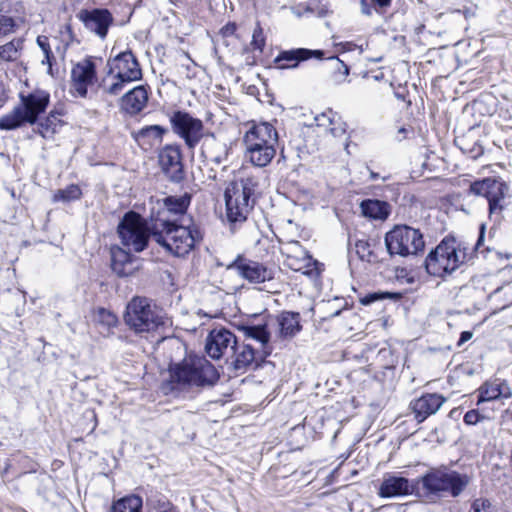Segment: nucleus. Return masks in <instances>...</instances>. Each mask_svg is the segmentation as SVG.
Instances as JSON below:
<instances>
[{
    "instance_id": "nucleus-1",
    "label": "nucleus",
    "mask_w": 512,
    "mask_h": 512,
    "mask_svg": "<svg viewBox=\"0 0 512 512\" xmlns=\"http://www.w3.org/2000/svg\"><path fill=\"white\" fill-rule=\"evenodd\" d=\"M219 379L215 367L204 357L187 355L183 360L169 366V376L161 389L165 394L194 393L214 385Z\"/></svg>"
},
{
    "instance_id": "nucleus-2",
    "label": "nucleus",
    "mask_w": 512,
    "mask_h": 512,
    "mask_svg": "<svg viewBox=\"0 0 512 512\" xmlns=\"http://www.w3.org/2000/svg\"><path fill=\"white\" fill-rule=\"evenodd\" d=\"M485 236V226L481 225L477 242L470 248L464 241L454 237H445L430 253L425 260L426 271L435 277H444L452 274L462 264L470 260L473 253L485 255L488 248L482 249Z\"/></svg>"
},
{
    "instance_id": "nucleus-3",
    "label": "nucleus",
    "mask_w": 512,
    "mask_h": 512,
    "mask_svg": "<svg viewBox=\"0 0 512 512\" xmlns=\"http://www.w3.org/2000/svg\"><path fill=\"white\" fill-rule=\"evenodd\" d=\"M469 477L445 466L429 469L416 481L417 493L429 501L443 496H459L469 484Z\"/></svg>"
},
{
    "instance_id": "nucleus-4",
    "label": "nucleus",
    "mask_w": 512,
    "mask_h": 512,
    "mask_svg": "<svg viewBox=\"0 0 512 512\" xmlns=\"http://www.w3.org/2000/svg\"><path fill=\"white\" fill-rule=\"evenodd\" d=\"M19 103L7 114L0 117V130H14L24 125H34L49 103L50 94L41 89L19 94Z\"/></svg>"
},
{
    "instance_id": "nucleus-5",
    "label": "nucleus",
    "mask_w": 512,
    "mask_h": 512,
    "mask_svg": "<svg viewBox=\"0 0 512 512\" xmlns=\"http://www.w3.org/2000/svg\"><path fill=\"white\" fill-rule=\"evenodd\" d=\"M245 156L256 167H266L276 155L278 133L272 124H254L244 136Z\"/></svg>"
},
{
    "instance_id": "nucleus-6",
    "label": "nucleus",
    "mask_w": 512,
    "mask_h": 512,
    "mask_svg": "<svg viewBox=\"0 0 512 512\" xmlns=\"http://www.w3.org/2000/svg\"><path fill=\"white\" fill-rule=\"evenodd\" d=\"M152 237L168 252L182 257L194 248L202 235L194 226L176 225L169 220H159L153 227Z\"/></svg>"
},
{
    "instance_id": "nucleus-7",
    "label": "nucleus",
    "mask_w": 512,
    "mask_h": 512,
    "mask_svg": "<svg viewBox=\"0 0 512 512\" xmlns=\"http://www.w3.org/2000/svg\"><path fill=\"white\" fill-rule=\"evenodd\" d=\"M240 330L247 339L255 340L260 345V348L256 349L248 343L239 344L236 341L230 354L233 358L232 364L236 370H245L250 366L257 365L259 361L270 354L267 349L270 332L267 329V324L241 326Z\"/></svg>"
},
{
    "instance_id": "nucleus-8",
    "label": "nucleus",
    "mask_w": 512,
    "mask_h": 512,
    "mask_svg": "<svg viewBox=\"0 0 512 512\" xmlns=\"http://www.w3.org/2000/svg\"><path fill=\"white\" fill-rule=\"evenodd\" d=\"M258 185L256 178L246 177L230 182L225 190L226 217L233 226L246 221L254 205L251 198Z\"/></svg>"
},
{
    "instance_id": "nucleus-9",
    "label": "nucleus",
    "mask_w": 512,
    "mask_h": 512,
    "mask_svg": "<svg viewBox=\"0 0 512 512\" xmlns=\"http://www.w3.org/2000/svg\"><path fill=\"white\" fill-rule=\"evenodd\" d=\"M125 323L136 333L151 332L166 324L164 311L146 297L130 300L124 315Z\"/></svg>"
},
{
    "instance_id": "nucleus-10",
    "label": "nucleus",
    "mask_w": 512,
    "mask_h": 512,
    "mask_svg": "<svg viewBox=\"0 0 512 512\" xmlns=\"http://www.w3.org/2000/svg\"><path fill=\"white\" fill-rule=\"evenodd\" d=\"M111 81H104L103 92L112 96L119 95L124 88L142 78L140 64L131 51H124L108 61Z\"/></svg>"
},
{
    "instance_id": "nucleus-11",
    "label": "nucleus",
    "mask_w": 512,
    "mask_h": 512,
    "mask_svg": "<svg viewBox=\"0 0 512 512\" xmlns=\"http://www.w3.org/2000/svg\"><path fill=\"white\" fill-rule=\"evenodd\" d=\"M117 233L123 247L134 253H140L147 248L153 230L144 217L129 211L119 222Z\"/></svg>"
},
{
    "instance_id": "nucleus-12",
    "label": "nucleus",
    "mask_w": 512,
    "mask_h": 512,
    "mask_svg": "<svg viewBox=\"0 0 512 512\" xmlns=\"http://www.w3.org/2000/svg\"><path fill=\"white\" fill-rule=\"evenodd\" d=\"M385 245L390 255L406 257L423 251L425 241L420 230L408 225H396L386 233Z\"/></svg>"
},
{
    "instance_id": "nucleus-13",
    "label": "nucleus",
    "mask_w": 512,
    "mask_h": 512,
    "mask_svg": "<svg viewBox=\"0 0 512 512\" xmlns=\"http://www.w3.org/2000/svg\"><path fill=\"white\" fill-rule=\"evenodd\" d=\"M174 133L182 138L190 149H194L201 141L204 133L202 120L193 117L186 111H175L170 116Z\"/></svg>"
},
{
    "instance_id": "nucleus-14",
    "label": "nucleus",
    "mask_w": 512,
    "mask_h": 512,
    "mask_svg": "<svg viewBox=\"0 0 512 512\" xmlns=\"http://www.w3.org/2000/svg\"><path fill=\"white\" fill-rule=\"evenodd\" d=\"M469 191L476 196H483L489 204L490 215H500L504 208L508 186L495 178H485L470 185Z\"/></svg>"
},
{
    "instance_id": "nucleus-15",
    "label": "nucleus",
    "mask_w": 512,
    "mask_h": 512,
    "mask_svg": "<svg viewBox=\"0 0 512 512\" xmlns=\"http://www.w3.org/2000/svg\"><path fill=\"white\" fill-rule=\"evenodd\" d=\"M228 270H234L241 278L252 284H260L274 278V270L258 261L251 260L238 255L233 262L227 266Z\"/></svg>"
},
{
    "instance_id": "nucleus-16",
    "label": "nucleus",
    "mask_w": 512,
    "mask_h": 512,
    "mask_svg": "<svg viewBox=\"0 0 512 512\" xmlns=\"http://www.w3.org/2000/svg\"><path fill=\"white\" fill-rule=\"evenodd\" d=\"M77 18L83 23L86 30L100 39H105L109 28L114 23L111 12L105 8L81 9Z\"/></svg>"
},
{
    "instance_id": "nucleus-17",
    "label": "nucleus",
    "mask_w": 512,
    "mask_h": 512,
    "mask_svg": "<svg viewBox=\"0 0 512 512\" xmlns=\"http://www.w3.org/2000/svg\"><path fill=\"white\" fill-rule=\"evenodd\" d=\"M236 340V336L231 331L225 328H215L207 336L205 350L213 359L230 356Z\"/></svg>"
},
{
    "instance_id": "nucleus-18",
    "label": "nucleus",
    "mask_w": 512,
    "mask_h": 512,
    "mask_svg": "<svg viewBox=\"0 0 512 512\" xmlns=\"http://www.w3.org/2000/svg\"><path fill=\"white\" fill-rule=\"evenodd\" d=\"M96 79V66L92 58H84L71 69V87L80 97H86L88 86Z\"/></svg>"
},
{
    "instance_id": "nucleus-19",
    "label": "nucleus",
    "mask_w": 512,
    "mask_h": 512,
    "mask_svg": "<svg viewBox=\"0 0 512 512\" xmlns=\"http://www.w3.org/2000/svg\"><path fill=\"white\" fill-rule=\"evenodd\" d=\"M159 164L162 171L173 182H180L184 178L181 151L178 146L168 145L159 153Z\"/></svg>"
},
{
    "instance_id": "nucleus-20",
    "label": "nucleus",
    "mask_w": 512,
    "mask_h": 512,
    "mask_svg": "<svg viewBox=\"0 0 512 512\" xmlns=\"http://www.w3.org/2000/svg\"><path fill=\"white\" fill-rule=\"evenodd\" d=\"M127 251L125 247H111V267L119 277L133 275L140 267L139 258Z\"/></svg>"
},
{
    "instance_id": "nucleus-21",
    "label": "nucleus",
    "mask_w": 512,
    "mask_h": 512,
    "mask_svg": "<svg viewBox=\"0 0 512 512\" xmlns=\"http://www.w3.org/2000/svg\"><path fill=\"white\" fill-rule=\"evenodd\" d=\"M324 55L325 53L322 50H310L306 48L284 50L274 59V63L278 69H292L296 68L301 61L311 58L323 59Z\"/></svg>"
},
{
    "instance_id": "nucleus-22",
    "label": "nucleus",
    "mask_w": 512,
    "mask_h": 512,
    "mask_svg": "<svg viewBox=\"0 0 512 512\" xmlns=\"http://www.w3.org/2000/svg\"><path fill=\"white\" fill-rule=\"evenodd\" d=\"M446 398L437 393H427L413 400L410 408L418 422H423L429 416L435 414L445 403Z\"/></svg>"
},
{
    "instance_id": "nucleus-23",
    "label": "nucleus",
    "mask_w": 512,
    "mask_h": 512,
    "mask_svg": "<svg viewBox=\"0 0 512 512\" xmlns=\"http://www.w3.org/2000/svg\"><path fill=\"white\" fill-rule=\"evenodd\" d=\"M286 264L294 271H301L303 274L311 273V266L315 263L308 252L302 248L298 241L289 242L285 246Z\"/></svg>"
},
{
    "instance_id": "nucleus-24",
    "label": "nucleus",
    "mask_w": 512,
    "mask_h": 512,
    "mask_svg": "<svg viewBox=\"0 0 512 512\" xmlns=\"http://www.w3.org/2000/svg\"><path fill=\"white\" fill-rule=\"evenodd\" d=\"M148 98V88L138 85L121 97L120 110L130 116H135L147 106Z\"/></svg>"
},
{
    "instance_id": "nucleus-25",
    "label": "nucleus",
    "mask_w": 512,
    "mask_h": 512,
    "mask_svg": "<svg viewBox=\"0 0 512 512\" xmlns=\"http://www.w3.org/2000/svg\"><path fill=\"white\" fill-rule=\"evenodd\" d=\"M417 490L416 483H411L407 478L394 475H386L380 485L378 495L382 498H392L409 495Z\"/></svg>"
},
{
    "instance_id": "nucleus-26",
    "label": "nucleus",
    "mask_w": 512,
    "mask_h": 512,
    "mask_svg": "<svg viewBox=\"0 0 512 512\" xmlns=\"http://www.w3.org/2000/svg\"><path fill=\"white\" fill-rule=\"evenodd\" d=\"M201 155L205 160L221 164L228 156L227 145L216 138L213 133H205L201 139Z\"/></svg>"
},
{
    "instance_id": "nucleus-27",
    "label": "nucleus",
    "mask_w": 512,
    "mask_h": 512,
    "mask_svg": "<svg viewBox=\"0 0 512 512\" xmlns=\"http://www.w3.org/2000/svg\"><path fill=\"white\" fill-rule=\"evenodd\" d=\"M511 395V389L505 381L498 378L488 380L478 388L477 405L496 400L500 397L509 398Z\"/></svg>"
},
{
    "instance_id": "nucleus-28",
    "label": "nucleus",
    "mask_w": 512,
    "mask_h": 512,
    "mask_svg": "<svg viewBox=\"0 0 512 512\" xmlns=\"http://www.w3.org/2000/svg\"><path fill=\"white\" fill-rule=\"evenodd\" d=\"M316 127L323 129L334 138L342 137L346 134V123L336 115L332 110L323 112L315 116Z\"/></svg>"
},
{
    "instance_id": "nucleus-29",
    "label": "nucleus",
    "mask_w": 512,
    "mask_h": 512,
    "mask_svg": "<svg viewBox=\"0 0 512 512\" xmlns=\"http://www.w3.org/2000/svg\"><path fill=\"white\" fill-rule=\"evenodd\" d=\"M278 337L281 339H291L300 330V315L294 312H282L277 317Z\"/></svg>"
},
{
    "instance_id": "nucleus-30",
    "label": "nucleus",
    "mask_w": 512,
    "mask_h": 512,
    "mask_svg": "<svg viewBox=\"0 0 512 512\" xmlns=\"http://www.w3.org/2000/svg\"><path fill=\"white\" fill-rule=\"evenodd\" d=\"M360 207L364 216L375 220H385L390 213L388 203L380 200H364Z\"/></svg>"
},
{
    "instance_id": "nucleus-31",
    "label": "nucleus",
    "mask_w": 512,
    "mask_h": 512,
    "mask_svg": "<svg viewBox=\"0 0 512 512\" xmlns=\"http://www.w3.org/2000/svg\"><path fill=\"white\" fill-rule=\"evenodd\" d=\"M60 126V120L55 116V111H50L48 116L39 119L36 123L35 131L43 138H52Z\"/></svg>"
},
{
    "instance_id": "nucleus-32",
    "label": "nucleus",
    "mask_w": 512,
    "mask_h": 512,
    "mask_svg": "<svg viewBox=\"0 0 512 512\" xmlns=\"http://www.w3.org/2000/svg\"><path fill=\"white\" fill-rule=\"evenodd\" d=\"M23 44L22 38H14L10 42L0 45V59L6 62L17 61L22 55Z\"/></svg>"
},
{
    "instance_id": "nucleus-33",
    "label": "nucleus",
    "mask_w": 512,
    "mask_h": 512,
    "mask_svg": "<svg viewBox=\"0 0 512 512\" xmlns=\"http://www.w3.org/2000/svg\"><path fill=\"white\" fill-rule=\"evenodd\" d=\"M327 60H329L330 63V79L332 83L335 85H340L346 82L350 70L344 61L340 60L336 56H329L327 57Z\"/></svg>"
},
{
    "instance_id": "nucleus-34",
    "label": "nucleus",
    "mask_w": 512,
    "mask_h": 512,
    "mask_svg": "<svg viewBox=\"0 0 512 512\" xmlns=\"http://www.w3.org/2000/svg\"><path fill=\"white\" fill-rule=\"evenodd\" d=\"M142 504L141 497L129 495L114 502L111 512H141Z\"/></svg>"
},
{
    "instance_id": "nucleus-35",
    "label": "nucleus",
    "mask_w": 512,
    "mask_h": 512,
    "mask_svg": "<svg viewBox=\"0 0 512 512\" xmlns=\"http://www.w3.org/2000/svg\"><path fill=\"white\" fill-rule=\"evenodd\" d=\"M190 204V197L183 195L179 197L170 196L163 199V205L166 211L173 215H179L186 212Z\"/></svg>"
},
{
    "instance_id": "nucleus-36",
    "label": "nucleus",
    "mask_w": 512,
    "mask_h": 512,
    "mask_svg": "<svg viewBox=\"0 0 512 512\" xmlns=\"http://www.w3.org/2000/svg\"><path fill=\"white\" fill-rule=\"evenodd\" d=\"M94 320L97 324L101 325L106 331L110 328L115 327L118 323L117 316L109 310L99 308L94 316Z\"/></svg>"
},
{
    "instance_id": "nucleus-37",
    "label": "nucleus",
    "mask_w": 512,
    "mask_h": 512,
    "mask_svg": "<svg viewBox=\"0 0 512 512\" xmlns=\"http://www.w3.org/2000/svg\"><path fill=\"white\" fill-rule=\"evenodd\" d=\"M166 129L160 125H150L143 127L139 132V137L148 139L151 144L160 143Z\"/></svg>"
},
{
    "instance_id": "nucleus-38",
    "label": "nucleus",
    "mask_w": 512,
    "mask_h": 512,
    "mask_svg": "<svg viewBox=\"0 0 512 512\" xmlns=\"http://www.w3.org/2000/svg\"><path fill=\"white\" fill-rule=\"evenodd\" d=\"M354 250L358 257L362 261L373 262L375 260V256L372 251L371 243L365 239L356 240L354 244Z\"/></svg>"
},
{
    "instance_id": "nucleus-39",
    "label": "nucleus",
    "mask_w": 512,
    "mask_h": 512,
    "mask_svg": "<svg viewBox=\"0 0 512 512\" xmlns=\"http://www.w3.org/2000/svg\"><path fill=\"white\" fill-rule=\"evenodd\" d=\"M81 190L77 185H70L65 189L58 190L54 196V202H69L80 198Z\"/></svg>"
},
{
    "instance_id": "nucleus-40",
    "label": "nucleus",
    "mask_w": 512,
    "mask_h": 512,
    "mask_svg": "<svg viewBox=\"0 0 512 512\" xmlns=\"http://www.w3.org/2000/svg\"><path fill=\"white\" fill-rule=\"evenodd\" d=\"M37 45L42 50L44 59L42 60V64H47L49 67V72L52 70V63L54 61V55L51 50V46L49 43V38L47 36H38L37 37Z\"/></svg>"
},
{
    "instance_id": "nucleus-41",
    "label": "nucleus",
    "mask_w": 512,
    "mask_h": 512,
    "mask_svg": "<svg viewBox=\"0 0 512 512\" xmlns=\"http://www.w3.org/2000/svg\"><path fill=\"white\" fill-rule=\"evenodd\" d=\"M399 296L397 294H392V293H388V292H373V293H369L367 295H365L364 297L360 298V303L362 305H370L376 301H379V300H383V299H386V298H389V299H396L398 298Z\"/></svg>"
},
{
    "instance_id": "nucleus-42",
    "label": "nucleus",
    "mask_w": 512,
    "mask_h": 512,
    "mask_svg": "<svg viewBox=\"0 0 512 512\" xmlns=\"http://www.w3.org/2000/svg\"><path fill=\"white\" fill-rule=\"evenodd\" d=\"M265 43L266 39L264 36L263 29L259 24H257L253 31L251 46L253 50H257L261 53L265 47Z\"/></svg>"
},
{
    "instance_id": "nucleus-43",
    "label": "nucleus",
    "mask_w": 512,
    "mask_h": 512,
    "mask_svg": "<svg viewBox=\"0 0 512 512\" xmlns=\"http://www.w3.org/2000/svg\"><path fill=\"white\" fill-rule=\"evenodd\" d=\"M15 23L14 20L5 15H0V37L6 36L7 34L14 31Z\"/></svg>"
},
{
    "instance_id": "nucleus-44",
    "label": "nucleus",
    "mask_w": 512,
    "mask_h": 512,
    "mask_svg": "<svg viewBox=\"0 0 512 512\" xmlns=\"http://www.w3.org/2000/svg\"><path fill=\"white\" fill-rule=\"evenodd\" d=\"M469 512H492L491 503L487 499H476L472 503Z\"/></svg>"
},
{
    "instance_id": "nucleus-45",
    "label": "nucleus",
    "mask_w": 512,
    "mask_h": 512,
    "mask_svg": "<svg viewBox=\"0 0 512 512\" xmlns=\"http://www.w3.org/2000/svg\"><path fill=\"white\" fill-rule=\"evenodd\" d=\"M482 419H484V416H482L477 410H469L464 415V422L467 425H475L478 422H480Z\"/></svg>"
},
{
    "instance_id": "nucleus-46",
    "label": "nucleus",
    "mask_w": 512,
    "mask_h": 512,
    "mask_svg": "<svg viewBox=\"0 0 512 512\" xmlns=\"http://www.w3.org/2000/svg\"><path fill=\"white\" fill-rule=\"evenodd\" d=\"M236 24L235 23H228L225 26L221 28V34L224 37H229L235 34L236 32Z\"/></svg>"
},
{
    "instance_id": "nucleus-47",
    "label": "nucleus",
    "mask_w": 512,
    "mask_h": 512,
    "mask_svg": "<svg viewBox=\"0 0 512 512\" xmlns=\"http://www.w3.org/2000/svg\"><path fill=\"white\" fill-rule=\"evenodd\" d=\"M473 336V333L471 331H463L460 335V338L457 342V346H462L465 342L469 341Z\"/></svg>"
},
{
    "instance_id": "nucleus-48",
    "label": "nucleus",
    "mask_w": 512,
    "mask_h": 512,
    "mask_svg": "<svg viewBox=\"0 0 512 512\" xmlns=\"http://www.w3.org/2000/svg\"><path fill=\"white\" fill-rule=\"evenodd\" d=\"M408 134H409V130L407 128H405V127H402V128H400L398 130L397 135H396V139L398 141H402V140H404L405 138L408 137Z\"/></svg>"
},
{
    "instance_id": "nucleus-49",
    "label": "nucleus",
    "mask_w": 512,
    "mask_h": 512,
    "mask_svg": "<svg viewBox=\"0 0 512 512\" xmlns=\"http://www.w3.org/2000/svg\"><path fill=\"white\" fill-rule=\"evenodd\" d=\"M361 11L365 15H371V7L367 4L366 0H361Z\"/></svg>"
},
{
    "instance_id": "nucleus-50",
    "label": "nucleus",
    "mask_w": 512,
    "mask_h": 512,
    "mask_svg": "<svg viewBox=\"0 0 512 512\" xmlns=\"http://www.w3.org/2000/svg\"><path fill=\"white\" fill-rule=\"evenodd\" d=\"M373 3L378 5L380 8H386L390 6L391 0H371Z\"/></svg>"
},
{
    "instance_id": "nucleus-51",
    "label": "nucleus",
    "mask_w": 512,
    "mask_h": 512,
    "mask_svg": "<svg viewBox=\"0 0 512 512\" xmlns=\"http://www.w3.org/2000/svg\"><path fill=\"white\" fill-rule=\"evenodd\" d=\"M53 111H55V116L58 118L59 116L62 115V112L61 111H58L56 109H54Z\"/></svg>"
},
{
    "instance_id": "nucleus-52",
    "label": "nucleus",
    "mask_w": 512,
    "mask_h": 512,
    "mask_svg": "<svg viewBox=\"0 0 512 512\" xmlns=\"http://www.w3.org/2000/svg\"><path fill=\"white\" fill-rule=\"evenodd\" d=\"M370 176H371L372 179H376L378 177V175L376 173H374V172H371Z\"/></svg>"
},
{
    "instance_id": "nucleus-53",
    "label": "nucleus",
    "mask_w": 512,
    "mask_h": 512,
    "mask_svg": "<svg viewBox=\"0 0 512 512\" xmlns=\"http://www.w3.org/2000/svg\"><path fill=\"white\" fill-rule=\"evenodd\" d=\"M348 148H349V143H346V145H345V150L347 151V153H349Z\"/></svg>"
}]
</instances>
